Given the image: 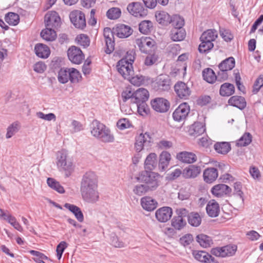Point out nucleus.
Segmentation results:
<instances>
[{"label":"nucleus","mask_w":263,"mask_h":263,"mask_svg":"<svg viewBox=\"0 0 263 263\" xmlns=\"http://www.w3.org/2000/svg\"><path fill=\"white\" fill-rule=\"evenodd\" d=\"M80 191L82 198L85 201L94 203L99 200L98 178L93 172H87L83 176Z\"/></svg>","instance_id":"nucleus-1"},{"label":"nucleus","mask_w":263,"mask_h":263,"mask_svg":"<svg viewBox=\"0 0 263 263\" xmlns=\"http://www.w3.org/2000/svg\"><path fill=\"white\" fill-rule=\"evenodd\" d=\"M90 132L92 136L104 143H111L115 140L110 130L100 121L94 120L90 125Z\"/></svg>","instance_id":"nucleus-2"},{"label":"nucleus","mask_w":263,"mask_h":263,"mask_svg":"<svg viewBox=\"0 0 263 263\" xmlns=\"http://www.w3.org/2000/svg\"><path fill=\"white\" fill-rule=\"evenodd\" d=\"M56 164L58 170L64 173L66 177H69L74 170L72 159L65 149L58 152L56 156Z\"/></svg>","instance_id":"nucleus-3"},{"label":"nucleus","mask_w":263,"mask_h":263,"mask_svg":"<svg viewBox=\"0 0 263 263\" xmlns=\"http://www.w3.org/2000/svg\"><path fill=\"white\" fill-rule=\"evenodd\" d=\"M117 68L119 73L125 79L135 85H140L141 80L137 77H134V71L132 64L128 62L126 59H122L117 64Z\"/></svg>","instance_id":"nucleus-4"},{"label":"nucleus","mask_w":263,"mask_h":263,"mask_svg":"<svg viewBox=\"0 0 263 263\" xmlns=\"http://www.w3.org/2000/svg\"><path fill=\"white\" fill-rule=\"evenodd\" d=\"M160 176L158 173L148 171H142L137 178L144 183L149 192L155 191L160 184Z\"/></svg>","instance_id":"nucleus-5"},{"label":"nucleus","mask_w":263,"mask_h":263,"mask_svg":"<svg viewBox=\"0 0 263 263\" xmlns=\"http://www.w3.org/2000/svg\"><path fill=\"white\" fill-rule=\"evenodd\" d=\"M57 77L61 84H65L69 81L71 83H77L82 78L80 72L74 68H61L58 71Z\"/></svg>","instance_id":"nucleus-6"},{"label":"nucleus","mask_w":263,"mask_h":263,"mask_svg":"<svg viewBox=\"0 0 263 263\" xmlns=\"http://www.w3.org/2000/svg\"><path fill=\"white\" fill-rule=\"evenodd\" d=\"M175 215L171 220V226L178 231L183 229L186 224L185 218L187 216L189 211L185 208L177 209Z\"/></svg>","instance_id":"nucleus-7"},{"label":"nucleus","mask_w":263,"mask_h":263,"mask_svg":"<svg viewBox=\"0 0 263 263\" xmlns=\"http://www.w3.org/2000/svg\"><path fill=\"white\" fill-rule=\"evenodd\" d=\"M136 43L140 50L146 54L152 52L157 47L155 40L149 37L142 36L137 39Z\"/></svg>","instance_id":"nucleus-8"},{"label":"nucleus","mask_w":263,"mask_h":263,"mask_svg":"<svg viewBox=\"0 0 263 263\" xmlns=\"http://www.w3.org/2000/svg\"><path fill=\"white\" fill-rule=\"evenodd\" d=\"M237 249L235 245H228L221 247H216L211 250V253L217 257L224 258L233 256Z\"/></svg>","instance_id":"nucleus-9"},{"label":"nucleus","mask_w":263,"mask_h":263,"mask_svg":"<svg viewBox=\"0 0 263 263\" xmlns=\"http://www.w3.org/2000/svg\"><path fill=\"white\" fill-rule=\"evenodd\" d=\"M71 22L77 28L83 29L86 25L85 16L81 11L76 10L70 13Z\"/></svg>","instance_id":"nucleus-10"},{"label":"nucleus","mask_w":263,"mask_h":263,"mask_svg":"<svg viewBox=\"0 0 263 263\" xmlns=\"http://www.w3.org/2000/svg\"><path fill=\"white\" fill-rule=\"evenodd\" d=\"M153 142V138L147 132L141 133L136 138L135 148L138 152H141L144 147H148Z\"/></svg>","instance_id":"nucleus-11"},{"label":"nucleus","mask_w":263,"mask_h":263,"mask_svg":"<svg viewBox=\"0 0 263 263\" xmlns=\"http://www.w3.org/2000/svg\"><path fill=\"white\" fill-rule=\"evenodd\" d=\"M127 10L130 14L136 17H143L147 14V9L144 8L140 2H132L128 4Z\"/></svg>","instance_id":"nucleus-12"},{"label":"nucleus","mask_w":263,"mask_h":263,"mask_svg":"<svg viewBox=\"0 0 263 263\" xmlns=\"http://www.w3.org/2000/svg\"><path fill=\"white\" fill-rule=\"evenodd\" d=\"M190 108L187 103L180 104L173 113V119L177 122H182L187 117Z\"/></svg>","instance_id":"nucleus-13"},{"label":"nucleus","mask_w":263,"mask_h":263,"mask_svg":"<svg viewBox=\"0 0 263 263\" xmlns=\"http://www.w3.org/2000/svg\"><path fill=\"white\" fill-rule=\"evenodd\" d=\"M151 104L155 111L160 113L167 112L170 107V102L163 98H156L151 100Z\"/></svg>","instance_id":"nucleus-14"},{"label":"nucleus","mask_w":263,"mask_h":263,"mask_svg":"<svg viewBox=\"0 0 263 263\" xmlns=\"http://www.w3.org/2000/svg\"><path fill=\"white\" fill-rule=\"evenodd\" d=\"M46 27L57 29L60 26L61 18L55 11H49L45 16Z\"/></svg>","instance_id":"nucleus-15"},{"label":"nucleus","mask_w":263,"mask_h":263,"mask_svg":"<svg viewBox=\"0 0 263 263\" xmlns=\"http://www.w3.org/2000/svg\"><path fill=\"white\" fill-rule=\"evenodd\" d=\"M69 60L73 63L80 64L84 59V55L81 50L76 46H71L67 51Z\"/></svg>","instance_id":"nucleus-16"},{"label":"nucleus","mask_w":263,"mask_h":263,"mask_svg":"<svg viewBox=\"0 0 263 263\" xmlns=\"http://www.w3.org/2000/svg\"><path fill=\"white\" fill-rule=\"evenodd\" d=\"M171 79L167 75L161 74L159 76L155 82L154 83V87L159 91H167L170 88Z\"/></svg>","instance_id":"nucleus-17"},{"label":"nucleus","mask_w":263,"mask_h":263,"mask_svg":"<svg viewBox=\"0 0 263 263\" xmlns=\"http://www.w3.org/2000/svg\"><path fill=\"white\" fill-rule=\"evenodd\" d=\"M177 96L180 99L186 100L189 98L191 91L187 84L183 82H178L174 86Z\"/></svg>","instance_id":"nucleus-18"},{"label":"nucleus","mask_w":263,"mask_h":263,"mask_svg":"<svg viewBox=\"0 0 263 263\" xmlns=\"http://www.w3.org/2000/svg\"><path fill=\"white\" fill-rule=\"evenodd\" d=\"M104 37L106 43L105 52L107 54L111 53L115 47L114 35L110 28L106 27L104 29Z\"/></svg>","instance_id":"nucleus-19"},{"label":"nucleus","mask_w":263,"mask_h":263,"mask_svg":"<svg viewBox=\"0 0 263 263\" xmlns=\"http://www.w3.org/2000/svg\"><path fill=\"white\" fill-rule=\"evenodd\" d=\"M173 214L172 209L168 206H163L158 209L155 212V217L160 222H165L170 219Z\"/></svg>","instance_id":"nucleus-20"},{"label":"nucleus","mask_w":263,"mask_h":263,"mask_svg":"<svg viewBox=\"0 0 263 263\" xmlns=\"http://www.w3.org/2000/svg\"><path fill=\"white\" fill-rule=\"evenodd\" d=\"M192 254L194 258L199 261L204 263H218L214 257L205 251L193 250Z\"/></svg>","instance_id":"nucleus-21"},{"label":"nucleus","mask_w":263,"mask_h":263,"mask_svg":"<svg viewBox=\"0 0 263 263\" xmlns=\"http://www.w3.org/2000/svg\"><path fill=\"white\" fill-rule=\"evenodd\" d=\"M232 190L227 185L224 184H218L214 185L211 189L212 194L216 197H222L225 196H229Z\"/></svg>","instance_id":"nucleus-22"},{"label":"nucleus","mask_w":263,"mask_h":263,"mask_svg":"<svg viewBox=\"0 0 263 263\" xmlns=\"http://www.w3.org/2000/svg\"><path fill=\"white\" fill-rule=\"evenodd\" d=\"M218 176V170L215 167H208L203 172L204 181L208 183H211L216 180Z\"/></svg>","instance_id":"nucleus-23"},{"label":"nucleus","mask_w":263,"mask_h":263,"mask_svg":"<svg viewBox=\"0 0 263 263\" xmlns=\"http://www.w3.org/2000/svg\"><path fill=\"white\" fill-rule=\"evenodd\" d=\"M176 158L179 161L185 163H192L197 160L195 154L186 151L178 153Z\"/></svg>","instance_id":"nucleus-24"},{"label":"nucleus","mask_w":263,"mask_h":263,"mask_svg":"<svg viewBox=\"0 0 263 263\" xmlns=\"http://www.w3.org/2000/svg\"><path fill=\"white\" fill-rule=\"evenodd\" d=\"M141 204L145 210L152 211L157 206V202L149 196H145L141 199Z\"/></svg>","instance_id":"nucleus-25"},{"label":"nucleus","mask_w":263,"mask_h":263,"mask_svg":"<svg viewBox=\"0 0 263 263\" xmlns=\"http://www.w3.org/2000/svg\"><path fill=\"white\" fill-rule=\"evenodd\" d=\"M149 97V92L145 88H141L135 91L134 96L133 98V103L146 102Z\"/></svg>","instance_id":"nucleus-26"},{"label":"nucleus","mask_w":263,"mask_h":263,"mask_svg":"<svg viewBox=\"0 0 263 263\" xmlns=\"http://www.w3.org/2000/svg\"><path fill=\"white\" fill-rule=\"evenodd\" d=\"M230 105L236 107L240 110L243 109L247 105L245 98L241 96H233L228 100Z\"/></svg>","instance_id":"nucleus-27"},{"label":"nucleus","mask_w":263,"mask_h":263,"mask_svg":"<svg viewBox=\"0 0 263 263\" xmlns=\"http://www.w3.org/2000/svg\"><path fill=\"white\" fill-rule=\"evenodd\" d=\"M206 210L209 216L216 217L218 215L220 211L219 204L215 200H211L208 202Z\"/></svg>","instance_id":"nucleus-28"},{"label":"nucleus","mask_w":263,"mask_h":263,"mask_svg":"<svg viewBox=\"0 0 263 263\" xmlns=\"http://www.w3.org/2000/svg\"><path fill=\"white\" fill-rule=\"evenodd\" d=\"M64 206L69 210L75 216L80 222L84 221V215L81 209L74 204L66 203Z\"/></svg>","instance_id":"nucleus-29"},{"label":"nucleus","mask_w":263,"mask_h":263,"mask_svg":"<svg viewBox=\"0 0 263 263\" xmlns=\"http://www.w3.org/2000/svg\"><path fill=\"white\" fill-rule=\"evenodd\" d=\"M171 160V154L166 151H163L159 156V169L161 171H165L167 168Z\"/></svg>","instance_id":"nucleus-30"},{"label":"nucleus","mask_w":263,"mask_h":263,"mask_svg":"<svg viewBox=\"0 0 263 263\" xmlns=\"http://www.w3.org/2000/svg\"><path fill=\"white\" fill-rule=\"evenodd\" d=\"M157 164V156L154 153H150L146 158L144 167L146 170L151 171L155 168Z\"/></svg>","instance_id":"nucleus-31"},{"label":"nucleus","mask_w":263,"mask_h":263,"mask_svg":"<svg viewBox=\"0 0 263 263\" xmlns=\"http://www.w3.org/2000/svg\"><path fill=\"white\" fill-rule=\"evenodd\" d=\"M201 168L199 166L191 165L186 167L183 171V175L186 178H195L200 174Z\"/></svg>","instance_id":"nucleus-32"},{"label":"nucleus","mask_w":263,"mask_h":263,"mask_svg":"<svg viewBox=\"0 0 263 263\" xmlns=\"http://www.w3.org/2000/svg\"><path fill=\"white\" fill-rule=\"evenodd\" d=\"M132 32V29L128 26L120 24L117 26L116 34L120 38H126L129 36Z\"/></svg>","instance_id":"nucleus-33"},{"label":"nucleus","mask_w":263,"mask_h":263,"mask_svg":"<svg viewBox=\"0 0 263 263\" xmlns=\"http://www.w3.org/2000/svg\"><path fill=\"white\" fill-rule=\"evenodd\" d=\"M157 22L162 25L167 26L170 24L171 17L166 12L161 11H157L155 13Z\"/></svg>","instance_id":"nucleus-34"},{"label":"nucleus","mask_w":263,"mask_h":263,"mask_svg":"<svg viewBox=\"0 0 263 263\" xmlns=\"http://www.w3.org/2000/svg\"><path fill=\"white\" fill-rule=\"evenodd\" d=\"M34 50L37 57L43 59L47 58L50 53L48 47L43 44H36L35 46Z\"/></svg>","instance_id":"nucleus-35"},{"label":"nucleus","mask_w":263,"mask_h":263,"mask_svg":"<svg viewBox=\"0 0 263 263\" xmlns=\"http://www.w3.org/2000/svg\"><path fill=\"white\" fill-rule=\"evenodd\" d=\"M41 36L46 41H53L57 37V33L54 29L47 27L41 31Z\"/></svg>","instance_id":"nucleus-36"},{"label":"nucleus","mask_w":263,"mask_h":263,"mask_svg":"<svg viewBox=\"0 0 263 263\" xmlns=\"http://www.w3.org/2000/svg\"><path fill=\"white\" fill-rule=\"evenodd\" d=\"M235 92V87L233 84L224 83L220 86L219 93L221 96L229 97Z\"/></svg>","instance_id":"nucleus-37"},{"label":"nucleus","mask_w":263,"mask_h":263,"mask_svg":"<svg viewBox=\"0 0 263 263\" xmlns=\"http://www.w3.org/2000/svg\"><path fill=\"white\" fill-rule=\"evenodd\" d=\"M186 35V32L184 28H173L171 30V37L175 42L183 40Z\"/></svg>","instance_id":"nucleus-38"},{"label":"nucleus","mask_w":263,"mask_h":263,"mask_svg":"<svg viewBox=\"0 0 263 263\" xmlns=\"http://www.w3.org/2000/svg\"><path fill=\"white\" fill-rule=\"evenodd\" d=\"M191 135L194 136H199L205 132V124L201 122L194 123L190 129Z\"/></svg>","instance_id":"nucleus-39"},{"label":"nucleus","mask_w":263,"mask_h":263,"mask_svg":"<svg viewBox=\"0 0 263 263\" xmlns=\"http://www.w3.org/2000/svg\"><path fill=\"white\" fill-rule=\"evenodd\" d=\"M217 33L215 29H209L204 31L201 34L200 40V41H204L213 43L217 37Z\"/></svg>","instance_id":"nucleus-40"},{"label":"nucleus","mask_w":263,"mask_h":263,"mask_svg":"<svg viewBox=\"0 0 263 263\" xmlns=\"http://www.w3.org/2000/svg\"><path fill=\"white\" fill-rule=\"evenodd\" d=\"M47 184L51 189L60 194H63L65 192L63 186L54 178H48L47 179Z\"/></svg>","instance_id":"nucleus-41"},{"label":"nucleus","mask_w":263,"mask_h":263,"mask_svg":"<svg viewBox=\"0 0 263 263\" xmlns=\"http://www.w3.org/2000/svg\"><path fill=\"white\" fill-rule=\"evenodd\" d=\"M196 240L203 248H208L213 244L212 238L205 234H200L196 236Z\"/></svg>","instance_id":"nucleus-42"},{"label":"nucleus","mask_w":263,"mask_h":263,"mask_svg":"<svg viewBox=\"0 0 263 263\" xmlns=\"http://www.w3.org/2000/svg\"><path fill=\"white\" fill-rule=\"evenodd\" d=\"M235 65V61L233 57H229L222 61L218 65L219 69L231 70Z\"/></svg>","instance_id":"nucleus-43"},{"label":"nucleus","mask_w":263,"mask_h":263,"mask_svg":"<svg viewBox=\"0 0 263 263\" xmlns=\"http://www.w3.org/2000/svg\"><path fill=\"white\" fill-rule=\"evenodd\" d=\"M202 74L203 80L209 83H213L216 80L215 73L213 70L210 68L204 69Z\"/></svg>","instance_id":"nucleus-44"},{"label":"nucleus","mask_w":263,"mask_h":263,"mask_svg":"<svg viewBox=\"0 0 263 263\" xmlns=\"http://www.w3.org/2000/svg\"><path fill=\"white\" fill-rule=\"evenodd\" d=\"M187 220L189 223L192 227H197L201 222V217L198 213L192 212L188 213Z\"/></svg>","instance_id":"nucleus-45"},{"label":"nucleus","mask_w":263,"mask_h":263,"mask_svg":"<svg viewBox=\"0 0 263 263\" xmlns=\"http://www.w3.org/2000/svg\"><path fill=\"white\" fill-rule=\"evenodd\" d=\"M214 149L218 153L226 154L231 150V146L227 142H217L214 144Z\"/></svg>","instance_id":"nucleus-46"},{"label":"nucleus","mask_w":263,"mask_h":263,"mask_svg":"<svg viewBox=\"0 0 263 263\" xmlns=\"http://www.w3.org/2000/svg\"><path fill=\"white\" fill-rule=\"evenodd\" d=\"M5 20L9 25L16 26L20 22V16L15 13L8 12L5 15Z\"/></svg>","instance_id":"nucleus-47"},{"label":"nucleus","mask_w":263,"mask_h":263,"mask_svg":"<svg viewBox=\"0 0 263 263\" xmlns=\"http://www.w3.org/2000/svg\"><path fill=\"white\" fill-rule=\"evenodd\" d=\"M153 27V23L148 20L143 21L139 25L140 32L145 34L150 32Z\"/></svg>","instance_id":"nucleus-48"},{"label":"nucleus","mask_w":263,"mask_h":263,"mask_svg":"<svg viewBox=\"0 0 263 263\" xmlns=\"http://www.w3.org/2000/svg\"><path fill=\"white\" fill-rule=\"evenodd\" d=\"M252 137L250 133H245L237 142L238 146H246L252 142Z\"/></svg>","instance_id":"nucleus-49"},{"label":"nucleus","mask_w":263,"mask_h":263,"mask_svg":"<svg viewBox=\"0 0 263 263\" xmlns=\"http://www.w3.org/2000/svg\"><path fill=\"white\" fill-rule=\"evenodd\" d=\"M20 125L18 122H14L7 128L6 138L9 139L15 134L20 129Z\"/></svg>","instance_id":"nucleus-50"},{"label":"nucleus","mask_w":263,"mask_h":263,"mask_svg":"<svg viewBox=\"0 0 263 263\" xmlns=\"http://www.w3.org/2000/svg\"><path fill=\"white\" fill-rule=\"evenodd\" d=\"M200 41L201 43L199 45L198 50L201 53H206L209 52L214 47V44L212 42H206L204 41Z\"/></svg>","instance_id":"nucleus-51"},{"label":"nucleus","mask_w":263,"mask_h":263,"mask_svg":"<svg viewBox=\"0 0 263 263\" xmlns=\"http://www.w3.org/2000/svg\"><path fill=\"white\" fill-rule=\"evenodd\" d=\"M170 24L174 27V28H183L184 20L183 17L176 15L171 17Z\"/></svg>","instance_id":"nucleus-52"},{"label":"nucleus","mask_w":263,"mask_h":263,"mask_svg":"<svg viewBox=\"0 0 263 263\" xmlns=\"http://www.w3.org/2000/svg\"><path fill=\"white\" fill-rule=\"evenodd\" d=\"M133 192L136 195L141 196L149 192V191L144 183L138 184L135 185L133 188Z\"/></svg>","instance_id":"nucleus-53"},{"label":"nucleus","mask_w":263,"mask_h":263,"mask_svg":"<svg viewBox=\"0 0 263 263\" xmlns=\"http://www.w3.org/2000/svg\"><path fill=\"white\" fill-rule=\"evenodd\" d=\"M121 11L119 8L114 7L109 9L106 12V15L109 19L116 20L121 16Z\"/></svg>","instance_id":"nucleus-54"},{"label":"nucleus","mask_w":263,"mask_h":263,"mask_svg":"<svg viewBox=\"0 0 263 263\" xmlns=\"http://www.w3.org/2000/svg\"><path fill=\"white\" fill-rule=\"evenodd\" d=\"M29 252L31 255L34 256L33 259L36 263H39L42 260H49L47 256L39 251L31 250Z\"/></svg>","instance_id":"nucleus-55"},{"label":"nucleus","mask_w":263,"mask_h":263,"mask_svg":"<svg viewBox=\"0 0 263 263\" xmlns=\"http://www.w3.org/2000/svg\"><path fill=\"white\" fill-rule=\"evenodd\" d=\"M117 126L120 130H124L133 127L131 122L127 118H122L119 120L117 123Z\"/></svg>","instance_id":"nucleus-56"},{"label":"nucleus","mask_w":263,"mask_h":263,"mask_svg":"<svg viewBox=\"0 0 263 263\" xmlns=\"http://www.w3.org/2000/svg\"><path fill=\"white\" fill-rule=\"evenodd\" d=\"M78 44L84 48L88 47L89 45L90 41L88 37L84 34H81L77 36L76 38Z\"/></svg>","instance_id":"nucleus-57"},{"label":"nucleus","mask_w":263,"mask_h":263,"mask_svg":"<svg viewBox=\"0 0 263 263\" xmlns=\"http://www.w3.org/2000/svg\"><path fill=\"white\" fill-rule=\"evenodd\" d=\"M6 220L17 231L20 232L23 231L22 227L16 221V218L14 216L9 214L7 217Z\"/></svg>","instance_id":"nucleus-58"},{"label":"nucleus","mask_w":263,"mask_h":263,"mask_svg":"<svg viewBox=\"0 0 263 263\" xmlns=\"http://www.w3.org/2000/svg\"><path fill=\"white\" fill-rule=\"evenodd\" d=\"M263 86V75L260 74L255 80L253 85L252 92L256 94Z\"/></svg>","instance_id":"nucleus-59"},{"label":"nucleus","mask_w":263,"mask_h":263,"mask_svg":"<svg viewBox=\"0 0 263 263\" xmlns=\"http://www.w3.org/2000/svg\"><path fill=\"white\" fill-rule=\"evenodd\" d=\"M193 241V235L191 234H186L180 237L179 242L184 247L189 246Z\"/></svg>","instance_id":"nucleus-60"},{"label":"nucleus","mask_w":263,"mask_h":263,"mask_svg":"<svg viewBox=\"0 0 263 263\" xmlns=\"http://www.w3.org/2000/svg\"><path fill=\"white\" fill-rule=\"evenodd\" d=\"M68 247V244L66 242L64 241H62L60 242L57 247L56 252H57V258L59 260L61 259L62 254L65 250V249Z\"/></svg>","instance_id":"nucleus-61"},{"label":"nucleus","mask_w":263,"mask_h":263,"mask_svg":"<svg viewBox=\"0 0 263 263\" xmlns=\"http://www.w3.org/2000/svg\"><path fill=\"white\" fill-rule=\"evenodd\" d=\"M135 91H133L131 89L127 88L124 90L121 94V97L123 102H126L128 99L131 100V102L133 103V99L134 96Z\"/></svg>","instance_id":"nucleus-62"},{"label":"nucleus","mask_w":263,"mask_h":263,"mask_svg":"<svg viewBox=\"0 0 263 263\" xmlns=\"http://www.w3.org/2000/svg\"><path fill=\"white\" fill-rule=\"evenodd\" d=\"M110 243L112 246L116 248H123L125 246L124 243L120 241L118 237L115 234H111Z\"/></svg>","instance_id":"nucleus-63"},{"label":"nucleus","mask_w":263,"mask_h":263,"mask_svg":"<svg viewBox=\"0 0 263 263\" xmlns=\"http://www.w3.org/2000/svg\"><path fill=\"white\" fill-rule=\"evenodd\" d=\"M178 230L175 228L166 227L163 229V232L167 236L170 238H174L177 235Z\"/></svg>","instance_id":"nucleus-64"}]
</instances>
